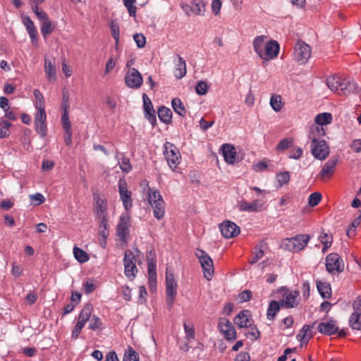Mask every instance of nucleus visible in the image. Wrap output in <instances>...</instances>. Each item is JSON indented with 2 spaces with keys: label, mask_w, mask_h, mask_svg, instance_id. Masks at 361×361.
Instances as JSON below:
<instances>
[{
  "label": "nucleus",
  "mask_w": 361,
  "mask_h": 361,
  "mask_svg": "<svg viewBox=\"0 0 361 361\" xmlns=\"http://www.w3.org/2000/svg\"><path fill=\"white\" fill-rule=\"evenodd\" d=\"M298 295H286L285 299L280 300L281 305L285 308H292L298 304Z\"/></svg>",
  "instance_id": "e433bc0d"
},
{
  "label": "nucleus",
  "mask_w": 361,
  "mask_h": 361,
  "mask_svg": "<svg viewBox=\"0 0 361 361\" xmlns=\"http://www.w3.org/2000/svg\"><path fill=\"white\" fill-rule=\"evenodd\" d=\"M354 312L349 318V325L353 329L361 330V295L354 300L353 304Z\"/></svg>",
  "instance_id": "1a4fd4ad"
},
{
  "label": "nucleus",
  "mask_w": 361,
  "mask_h": 361,
  "mask_svg": "<svg viewBox=\"0 0 361 361\" xmlns=\"http://www.w3.org/2000/svg\"><path fill=\"white\" fill-rule=\"evenodd\" d=\"M361 222V214L357 216L350 225L348 229L347 230V235L350 238H352L355 235V228L360 225Z\"/></svg>",
  "instance_id": "8fccbe9b"
},
{
  "label": "nucleus",
  "mask_w": 361,
  "mask_h": 361,
  "mask_svg": "<svg viewBox=\"0 0 361 361\" xmlns=\"http://www.w3.org/2000/svg\"><path fill=\"white\" fill-rule=\"evenodd\" d=\"M171 105L174 111L179 116L184 117L186 115V109L179 98H174L171 102Z\"/></svg>",
  "instance_id": "ea45409f"
},
{
  "label": "nucleus",
  "mask_w": 361,
  "mask_h": 361,
  "mask_svg": "<svg viewBox=\"0 0 361 361\" xmlns=\"http://www.w3.org/2000/svg\"><path fill=\"white\" fill-rule=\"evenodd\" d=\"M282 307L281 305L280 301H276V300H271L269 302L267 312V317L269 320H274L275 318V316L276 313L280 310V309Z\"/></svg>",
  "instance_id": "2f4dec72"
},
{
  "label": "nucleus",
  "mask_w": 361,
  "mask_h": 361,
  "mask_svg": "<svg viewBox=\"0 0 361 361\" xmlns=\"http://www.w3.org/2000/svg\"><path fill=\"white\" fill-rule=\"evenodd\" d=\"M191 11L195 15H203L205 12V4L204 1L192 0L191 2Z\"/></svg>",
  "instance_id": "58836bf2"
},
{
  "label": "nucleus",
  "mask_w": 361,
  "mask_h": 361,
  "mask_svg": "<svg viewBox=\"0 0 361 361\" xmlns=\"http://www.w3.org/2000/svg\"><path fill=\"white\" fill-rule=\"evenodd\" d=\"M322 195L319 192L312 193L308 198V204L310 207L317 206L322 200Z\"/></svg>",
  "instance_id": "603ef678"
},
{
  "label": "nucleus",
  "mask_w": 361,
  "mask_h": 361,
  "mask_svg": "<svg viewBox=\"0 0 361 361\" xmlns=\"http://www.w3.org/2000/svg\"><path fill=\"white\" fill-rule=\"evenodd\" d=\"M23 23L25 25L32 43L37 41V31L33 21L29 16L23 17Z\"/></svg>",
  "instance_id": "a878e982"
},
{
  "label": "nucleus",
  "mask_w": 361,
  "mask_h": 361,
  "mask_svg": "<svg viewBox=\"0 0 361 361\" xmlns=\"http://www.w3.org/2000/svg\"><path fill=\"white\" fill-rule=\"evenodd\" d=\"M183 328L185 334V338L188 341L195 340V333L193 324L188 325L186 322L183 323Z\"/></svg>",
  "instance_id": "49530a36"
},
{
  "label": "nucleus",
  "mask_w": 361,
  "mask_h": 361,
  "mask_svg": "<svg viewBox=\"0 0 361 361\" xmlns=\"http://www.w3.org/2000/svg\"><path fill=\"white\" fill-rule=\"evenodd\" d=\"M92 311V305L89 303L86 304L78 314V321L76 323L84 327L87 322L90 319Z\"/></svg>",
  "instance_id": "c85d7f7f"
},
{
  "label": "nucleus",
  "mask_w": 361,
  "mask_h": 361,
  "mask_svg": "<svg viewBox=\"0 0 361 361\" xmlns=\"http://www.w3.org/2000/svg\"><path fill=\"white\" fill-rule=\"evenodd\" d=\"M326 267L329 272H341L344 265L343 261L336 253H331L326 258Z\"/></svg>",
  "instance_id": "9b49d317"
},
{
  "label": "nucleus",
  "mask_w": 361,
  "mask_h": 361,
  "mask_svg": "<svg viewBox=\"0 0 361 361\" xmlns=\"http://www.w3.org/2000/svg\"><path fill=\"white\" fill-rule=\"evenodd\" d=\"M131 195H128L121 197L123 207L127 212L129 211L133 207Z\"/></svg>",
  "instance_id": "338daca9"
},
{
  "label": "nucleus",
  "mask_w": 361,
  "mask_h": 361,
  "mask_svg": "<svg viewBox=\"0 0 361 361\" xmlns=\"http://www.w3.org/2000/svg\"><path fill=\"white\" fill-rule=\"evenodd\" d=\"M221 234L225 238H231L240 233V228L233 222L226 221L219 226Z\"/></svg>",
  "instance_id": "ddd939ff"
},
{
  "label": "nucleus",
  "mask_w": 361,
  "mask_h": 361,
  "mask_svg": "<svg viewBox=\"0 0 361 361\" xmlns=\"http://www.w3.org/2000/svg\"><path fill=\"white\" fill-rule=\"evenodd\" d=\"M130 226V216L128 212H126L122 213L117 225L116 235L124 243H126V238L129 235Z\"/></svg>",
  "instance_id": "6e6552de"
},
{
  "label": "nucleus",
  "mask_w": 361,
  "mask_h": 361,
  "mask_svg": "<svg viewBox=\"0 0 361 361\" xmlns=\"http://www.w3.org/2000/svg\"><path fill=\"white\" fill-rule=\"evenodd\" d=\"M61 107L63 110L61 121L69 120V117H68L69 96H68V92L65 90L63 91V97H62V102H61Z\"/></svg>",
  "instance_id": "f704fd0d"
},
{
  "label": "nucleus",
  "mask_w": 361,
  "mask_h": 361,
  "mask_svg": "<svg viewBox=\"0 0 361 361\" xmlns=\"http://www.w3.org/2000/svg\"><path fill=\"white\" fill-rule=\"evenodd\" d=\"M133 39L139 48H142L146 44L145 37L142 34H135L133 36Z\"/></svg>",
  "instance_id": "0e129e2a"
},
{
  "label": "nucleus",
  "mask_w": 361,
  "mask_h": 361,
  "mask_svg": "<svg viewBox=\"0 0 361 361\" xmlns=\"http://www.w3.org/2000/svg\"><path fill=\"white\" fill-rule=\"evenodd\" d=\"M341 90L343 94L350 93H360L361 87L350 78H342Z\"/></svg>",
  "instance_id": "a211bd4d"
},
{
  "label": "nucleus",
  "mask_w": 361,
  "mask_h": 361,
  "mask_svg": "<svg viewBox=\"0 0 361 361\" xmlns=\"http://www.w3.org/2000/svg\"><path fill=\"white\" fill-rule=\"evenodd\" d=\"M267 249V246L264 242L262 241L257 244L252 252V257L249 260V264L253 265L260 260L264 257Z\"/></svg>",
  "instance_id": "4be33fe9"
},
{
  "label": "nucleus",
  "mask_w": 361,
  "mask_h": 361,
  "mask_svg": "<svg viewBox=\"0 0 361 361\" xmlns=\"http://www.w3.org/2000/svg\"><path fill=\"white\" fill-rule=\"evenodd\" d=\"M208 90V85L204 81H200L197 82L195 87V91L199 95H204L207 94Z\"/></svg>",
  "instance_id": "4d7b16f0"
},
{
  "label": "nucleus",
  "mask_w": 361,
  "mask_h": 361,
  "mask_svg": "<svg viewBox=\"0 0 361 361\" xmlns=\"http://www.w3.org/2000/svg\"><path fill=\"white\" fill-rule=\"evenodd\" d=\"M165 157L167 160L168 164L171 169H175L177 165L180 163V154L178 149L171 145L170 149L165 146Z\"/></svg>",
  "instance_id": "4468645a"
},
{
  "label": "nucleus",
  "mask_w": 361,
  "mask_h": 361,
  "mask_svg": "<svg viewBox=\"0 0 361 361\" xmlns=\"http://www.w3.org/2000/svg\"><path fill=\"white\" fill-rule=\"evenodd\" d=\"M218 327L225 338L228 341H233L236 338V331L232 323L227 319H220Z\"/></svg>",
  "instance_id": "f8f14e48"
},
{
  "label": "nucleus",
  "mask_w": 361,
  "mask_h": 361,
  "mask_svg": "<svg viewBox=\"0 0 361 361\" xmlns=\"http://www.w3.org/2000/svg\"><path fill=\"white\" fill-rule=\"evenodd\" d=\"M123 1L128 11L129 15L130 16H135L137 8L134 4L136 0H123Z\"/></svg>",
  "instance_id": "5fc2aeb1"
},
{
  "label": "nucleus",
  "mask_w": 361,
  "mask_h": 361,
  "mask_svg": "<svg viewBox=\"0 0 361 361\" xmlns=\"http://www.w3.org/2000/svg\"><path fill=\"white\" fill-rule=\"evenodd\" d=\"M143 82L142 75L135 68H130L125 77V83L127 87L137 89Z\"/></svg>",
  "instance_id": "9d476101"
},
{
  "label": "nucleus",
  "mask_w": 361,
  "mask_h": 361,
  "mask_svg": "<svg viewBox=\"0 0 361 361\" xmlns=\"http://www.w3.org/2000/svg\"><path fill=\"white\" fill-rule=\"evenodd\" d=\"M311 153L314 158L324 160L329 155V147L325 140H319L310 143Z\"/></svg>",
  "instance_id": "0eeeda50"
},
{
  "label": "nucleus",
  "mask_w": 361,
  "mask_h": 361,
  "mask_svg": "<svg viewBox=\"0 0 361 361\" xmlns=\"http://www.w3.org/2000/svg\"><path fill=\"white\" fill-rule=\"evenodd\" d=\"M37 111L35 114V123H42V122H46V113L45 109H37Z\"/></svg>",
  "instance_id": "69168bd1"
},
{
  "label": "nucleus",
  "mask_w": 361,
  "mask_h": 361,
  "mask_svg": "<svg viewBox=\"0 0 361 361\" xmlns=\"http://www.w3.org/2000/svg\"><path fill=\"white\" fill-rule=\"evenodd\" d=\"M35 130L37 133L42 137H44L47 135V124L46 122L42 123H35Z\"/></svg>",
  "instance_id": "052dcab7"
},
{
  "label": "nucleus",
  "mask_w": 361,
  "mask_h": 361,
  "mask_svg": "<svg viewBox=\"0 0 361 361\" xmlns=\"http://www.w3.org/2000/svg\"><path fill=\"white\" fill-rule=\"evenodd\" d=\"M121 169L123 172L128 173L132 169V166L130 159L126 157H123L118 162Z\"/></svg>",
  "instance_id": "6e6d98bb"
},
{
  "label": "nucleus",
  "mask_w": 361,
  "mask_h": 361,
  "mask_svg": "<svg viewBox=\"0 0 361 361\" xmlns=\"http://www.w3.org/2000/svg\"><path fill=\"white\" fill-rule=\"evenodd\" d=\"M310 328L311 326L310 325H304L300 333L297 335V339L300 341L301 346L304 344H307L310 338L312 337L311 335H308Z\"/></svg>",
  "instance_id": "4c0bfd02"
},
{
  "label": "nucleus",
  "mask_w": 361,
  "mask_h": 361,
  "mask_svg": "<svg viewBox=\"0 0 361 361\" xmlns=\"http://www.w3.org/2000/svg\"><path fill=\"white\" fill-rule=\"evenodd\" d=\"M293 144V140L290 138H286L281 140L276 146L278 151H283L289 148Z\"/></svg>",
  "instance_id": "bf43d9fd"
},
{
  "label": "nucleus",
  "mask_w": 361,
  "mask_h": 361,
  "mask_svg": "<svg viewBox=\"0 0 361 361\" xmlns=\"http://www.w3.org/2000/svg\"><path fill=\"white\" fill-rule=\"evenodd\" d=\"M94 212L98 217L107 216V204L106 200L101 198L98 195H94Z\"/></svg>",
  "instance_id": "5701e85b"
},
{
  "label": "nucleus",
  "mask_w": 361,
  "mask_h": 361,
  "mask_svg": "<svg viewBox=\"0 0 361 361\" xmlns=\"http://www.w3.org/2000/svg\"><path fill=\"white\" fill-rule=\"evenodd\" d=\"M33 94L35 97V107L37 109H44V97L42 94L40 92L39 90H35L33 91Z\"/></svg>",
  "instance_id": "a18cd8bd"
},
{
  "label": "nucleus",
  "mask_w": 361,
  "mask_h": 361,
  "mask_svg": "<svg viewBox=\"0 0 361 361\" xmlns=\"http://www.w3.org/2000/svg\"><path fill=\"white\" fill-rule=\"evenodd\" d=\"M11 124L7 121H2L0 123V138L6 137L9 135V128Z\"/></svg>",
  "instance_id": "864d4df0"
},
{
  "label": "nucleus",
  "mask_w": 361,
  "mask_h": 361,
  "mask_svg": "<svg viewBox=\"0 0 361 361\" xmlns=\"http://www.w3.org/2000/svg\"><path fill=\"white\" fill-rule=\"evenodd\" d=\"M166 293H176L177 283L171 269L169 268L166 269Z\"/></svg>",
  "instance_id": "cd10ccee"
},
{
  "label": "nucleus",
  "mask_w": 361,
  "mask_h": 361,
  "mask_svg": "<svg viewBox=\"0 0 361 361\" xmlns=\"http://www.w3.org/2000/svg\"><path fill=\"white\" fill-rule=\"evenodd\" d=\"M142 255L136 247L126 251L123 258L124 273L129 279H133L137 273V263H140Z\"/></svg>",
  "instance_id": "f03ea898"
},
{
  "label": "nucleus",
  "mask_w": 361,
  "mask_h": 361,
  "mask_svg": "<svg viewBox=\"0 0 361 361\" xmlns=\"http://www.w3.org/2000/svg\"><path fill=\"white\" fill-rule=\"evenodd\" d=\"M195 255L201 264L204 276L211 280L214 274V263L210 256L203 250L196 249Z\"/></svg>",
  "instance_id": "7ed1b4c3"
},
{
  "label": "nucleus",
  "mask_w": 361,
  "mask_h": 361,
  "mask_svg": "<svg viewBox=\"0 0 361 361\" xmlns=\"http://www.w3.org/2000/svg\"><path fill=\"white\" fill-rule=\"evenodd\" d=\"M111 35L115 39L116 45H118L119 42V27L118 25L116 23L112 21L111 23Z\"/></svg>",
  "instance_id": "13d9d810"
},
{
  "label": "nucleus",
  "mask_w": 361,
  "mask_h": 361,
  "mask_svg": "<svg viewBox=\"0 0 361 361\" xmlns=\"http://www.w3.org/2000/svg\"><path fill=\"white\" fill-rule=\"evenodd\" d=\"M175 66L173 75L177 79L183 78L187 73L186 62L179 54H176L173 59Z\"/></svg>",
  "instance_id": "dca6fc26"
},
{
  "label": "nucleus",
  "mask_w": 361,
  "mask_h": 361,
  "mask_svg": "<svg viewBox=\"0 0 361 361\" xmlns=\"http://www.w3.org/2000/svg\"><path fill=\"white\" fill-rule=\"evenodd\" d=\"M317 287L319 293H331V288L330 284L326 281H317Z\"/></svg>",
  "instance_id": "de8ad7c7"
},
{
  "label": "nucleus",
  "mask_w": 361,
  "mask_h": 361,
  "mask_svg": "<svg viewBox=\"0 0 361 361\" xmlns=\"http://www.w3.org/2000/svg\"><path fill=\"white\" fill-rule=\"evenodd\" d=\"M310 240V235L300 234L290 238H287L284 241L283 246L286 250L296 252L304 249Z\"/></svg>",
  "instance_id": "20e7f679"
},
{
  "label": "nucleus",
  "mask_w": 361,
  "mask_h": 361,
  "mask_svg": "<svg viewBox=\"0 0 361 361\" xmlns=\"http://www.w3.org/2000/svg\"><path fill=\"white\" fill-rule=\"evenodd\" d=\"M266 38L264 35L257 36L252 42L254 50L260 58L264 55V50L267 46Z\"/></svg>",
  "instance_id": "c756f323"
},
{
  "label": "nucleus",
  "mask_w": 361,
  "mask_h": 361,
  "mask_svg": "<svg viewBox=\"0 0 361 361\" xmlns=\"http://www.w3.org/2000/svg\"><path fill=\"white\" fill-rule=\"evenodd\" d=\"M270 105L275 111H279L282 108L281 96L272 95L270 99Z\"/></svg>",
  "instance_id": "37998d69"
},
{
  "label": "nucleus",
  "mask_w": 361,
  "mask_h": 361,
  "mask_svg": "<svg viewBox=\"0 0 361 361\" xmlns=\"http://www.w3.org/2000/svg\"><path fill=\"white\" fill-rule=\"evenodd\" d=\"M279 51V43L275 40H271L267 43V46L264 50V55L261 56V59L265 61L273 59L277 56Z\"/></svg>",
  "instance_id": "f3484780"
},
{
  "label": "nucleus",
  "mask_w": 361,
  "mask_h": 361,
  "mask_svg": "<svg viewBox=\"0 0 361 361\" xmlns=\"http://www.w3.org/2000/svg\"><path fill=\"white\" fill-rule=\"evenodd\" d=\"M44 72L49 81L55 82L56 80V67L54 62L49 59H45Z\"/></svg>",
  "instance_id": "7c9ffc66"
},
{
  "label": "nucleus",
  "mask_w": 361,
  "mask_h": 361,
  "mask_svg": "<svg viewBox=\"0 0 361 361\" xmlns=\"http://www.w3.org/2000/svg\"><path fill=\"white\" fill-rule=\"evenodd\" d=\"M222 155L224 160L228 164L235 162L236 151L233 145L231 144H224L221 146Z\"/></svg>",
  "instance_id": "b1692460"
},
{
  "label": "nucleus",
  "mask_w": 361,
  "mask_h": 361,
  "mask_svg": "<svg viewBox=\"0 0 361 361\" xmlns=\"http://www.w3.org/2000/svg\"><path fill=\"white\" fill-rule=\"evenodd\" d=\"M311 47L302 41H298L294 47L293 59L300 64L306 63L311 56Z\"/></svg>",
  "instance_id": "39448f33"
},
{
  "label": "nucleus",
  "mask_w": 361,
  "mask_h": 361,
  "mask_svg": "<svg viewBox=\"0 0 361 361\" xmlns=\"http://www.w3.org/2000/svg\"><path fill=\"white\" fill-rule=\"evenodd\" d=\"M62 126L64 130V142L66 145L70 146L72 145V128L69 120L61 121Z\"/></svg>",
  "instance_id": "473e14b6"
},
{
  "label": "nucleus",
  "mask_w": 361,
  "mask_h": 361,
  "mask_svg": "<svg viewBox=\"0 0 361 361\" xmlns=\"http://www.w3.org/2000/svg\"><path fill=\"white\" fill-rule=\"evenodd\" d=\"M325 134L326 131L324 127L313 124L310 127L307 138L310 141V143H312L322 140L321 138L324 136Z\"/></svg>",
  "instance_id": "412c9836"
},
{
  "label": "nucleus",
  "mask_w": 361,
  "mask_h": 361,
  "mask_svg": "<svg viewBox=\"0 0 361 361\" xmlns=\"http://www.w3.org/2000/svg\"><path fill=\"white\" fill-rule=\"evenodd\" d=\"M158 116L161 121L166 124H169L171 122L172 111L170 109L162 106L158 109Z\"/></svg>",
  "instance_id": "72a5a7b5"
},
{
  "label": "nucleus",
  "mask_w": 361,
  "mask_h": 361,
  "mask_svg": "<svg viewBox=\"0 0 361 361\" xmlns=\"http://www.w3.org/2000/svg\"><path fill=\"white\" fill-rule=\"evenodd\" d=\"M143 99V108L145 113H149L151 111H154L153 105L150 99L147 97L146 94H142Z\"/></svg>",
  "instance_id": "680f3d73"
},
{
  "label": "nucleus",
  "mask_w": 361,
  "mask_h": 361,
  "mask_svg": "<svg viewBox=\"0 0 361 361\" xmlns=\"http://www.w3.org/2000/svg\"><path fill=\"white\" fill-rule=\"evenodd\" d=\"M147 272L149 290L154 292L157 285L156 264L154 262L150 261L148 262Z\"/></svg>",
  "instance_id": "393cba45"
},
{
  "label": "nucleus",
  "mask_w": 361,
  "mask_h": 361,
  "mask_svg": "<svg viewBox=\"0 0 361 361\" xmlns=\"http://www.w3.org/2000/svg\"><path fill=\"white\" fill-rule=\"evenodd\" d=\"M139 355L132 348H130L128 352H126L123 356V361H138Z\"/></svg>",
  "instance_id": "3c124183"
},
{
  "label": "nucleus",
  "mask_w": 361,
  "mask_h": 361,
  "mask_svg": "<svg viewBox=\"0 0 361 361\" xmlns=\"http://www.w3.org/2000/svg\"><path fill=\"white\" fill-rule=\"evenodd\" d=\"M332 115L330 113H321L315 116L314 125L323 127V126L324 125H328L331 123L332 122Z\"/></svg>",
  "instance_id": "c9c22d12"
},
{
  "label": "nucleus",
  "mask_w": 361,
  "mask_h": 361,
  "mask_svg": "<svg viewBox=\"0 0 361 361\" xmlns=\"http://www.w3.org/2000/svg\"><path fill=\"white\" fill-rule=\"evenodd\" d=\"M144 184L147 188V201L153 209L154 216L157 219H161L165 214L166 204L160 192L154 188L148 186L147 181L144 180Z\"/></svg>",
  "instance_id": "f257e3e1"
},
{
  "label": "nucleus",
  "mask_w": 361,
  "mask_h": 361,
  "mask_svg": "<svg viewBox=\"0 0 361 361\" xmlns=\"http://www.w3.org/2000/svg\"><path fill=\"white\" fill-rule=\"evenodd\" d=\"M234 323L239 328H247L252 326V319L248 310L240 312L234 319Z\"/></svg>",
  "instance_id": "6ab92c4d"
},
{
  "label": "nucleus",
  "mask_w": 361,
  "mask_h": 361,
  "mask_svg": "<svg viewBox=\"0 0 361 361\" xmlns=\"http://www.w3.org/2000/svg\"><path fill=\"white\" fill-rule=\"evenodd\" d=\"M118 192L120 197H123L128 195H132V192L128 190L127 183L125 179H120L118 180Z\"/></svg>",
  "instance_id": "09e8293b"
},
{
  "label": "nucleus",
  "mask_w": 361,
  "mask_h": 361,
  "mask_svg": "<svg viewBox=\"0 0 361 361\" xmlns=\"http://www.w3.org/2000/svg\"><path fill=\"white\" fill-rule=\"evenodd\" d=\"M265 201L262 198L253 200L251 202L245 200H241L237 202V208L240 212H259L264 209Z\"/></svg>",
  "instance_id": "423d86ee"
},
{
  "label": "nucleus",
  "mask_w": 361,
  "mask_h": 361,
  "mask_svg": "<svg viewBox=\"0 0 361 361\" xmlns=\"http://www.w3.org/2000/svg\"><path fill=\"white\" fill-rule=\"evenodd\" d=\"M342 78L339 76H330L326 79V85L331 91L338 94H342Z\"/></svg>",
  "instance_id": "bb28decb"
},
{
  "label": "nucleus",
  "mask_w": 361,
  "mask_h": 361,
  "mask_svg": "<svg viewBox=\"0 0 361 361\" xmlns=\"http://www.w3.org/2000/svg\"><path fill=\"white\" fill-rule=\"evenodd\" d=\"M350 147L355 153L361 152V139L354 140L350 144Z\"/></svg>",
  "instance_id": "774afa93"
},
{
  "label": "nucleus",
  "mask_w": 361,
  "mask_h": 361,
  "mask_svg": "<svg viewBox=\"0 0 361 361\" xmlns=\"http://www.w3.org/2000/svg\"><path fill=\"white\" fill-rule=\"evenodd\" d=\"M337 163L338 159L336 158L331 157L329 159L323 166L321 171L318 174L319 178L323 181L330 178L334 172Z\"/></svg>",
  "instance_id": "2eb2a0df"
},
{
  "label": "nucleus",
  "mask_w": 361,
  "mask_h": 361,
  "mask_svg": "<svg viewBox=\"0 0 361 361\" xmlns=\"http://www.w3.org/2000/svg\"><path fill=\"white\" fill-rule=\"evenodd\" d=\"M277 180L281 186L286 184L290 180V174L288 172H282L277 174Z\"/></svg>",
  "instance_id": "e2e57ef3"
},
{
  "label": "nucleus",
  "mask_w": 361,
  "mask_h": 361,
  "mask_svg": "<svg viewBox=\"0 0 361 361\" xmlns=\"http://www.w3.org/2000/svg\"><path fill=\"white\" fill-rule=\"evenodd\" d=\"M318 331L324 335L331 336L338 333V327L334 320L321 322L317 326Z\"/></svg>",
  "instance_id": "aec40b11"
},
{
  "label": "nucleus",
  "mask_w": 361,
  "mask_h": 361,
  "mask_svg": "<svg viewBox=\"0 0 361 361\" xmlns=\"http://www.w3.org/2000/svg\"><path fill=\"white\" fill-rule=\"evenodd\" d=\"M73 254H74L75 258L80 263L86 262L89 259L88 254L85 251H84L83 250H82L78 247H75L73 248Z\"/></svg>",
  "instance_id": "a19ab883"
},
{
  "label": "nucleus",
  "mask_w": 361,
  "mask_h": 361,
  "mask_svg": "<svg viewBox=\"0 0 361 361\" xmlns=\"http://www.w3.org/2000/svg\"><path fill=\"white\" fill-rule=\"evenodd\" d=\"M54 29V25L52 22L49 19L44 22H42L41 26V32L44 38H47Z\"/></svg>",
  "instance_id": "79ce46f5"
},
{
  "label": "nucleus",
  "mask_w": 361,
  "mask_h": 361,
  "mask_svg": "<svg viewBox=\"0 0 361 361\" xmlns=\"http://www.w3.org/2000/svg\"><path fill=\"white\" fill-rule=\"evenodd\" d=\"M90 323L88 325V327L92 331L99 330L101 329L102 326V320L97 315H92L90 317V319H89Z\"/></svg>",
  "instance_id": "c03bdc74"
}]
</instances>
